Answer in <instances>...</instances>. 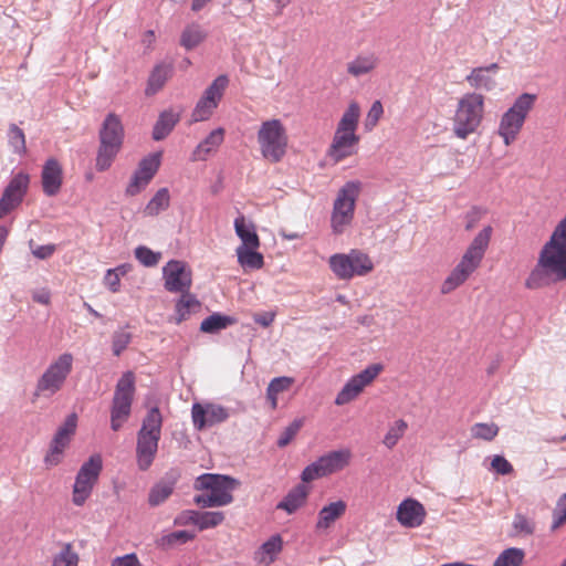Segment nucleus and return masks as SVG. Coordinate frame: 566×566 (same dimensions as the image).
<instances>
[{
    "label": "nucleus",
    "mask_w": 566,
    "mask_h": 566,
    "mask_svg": "<svg viewBox=\"0 0 566 566\" xmlns=\"http://www.w3.org/2000/svg\"><path fill=\"white\" fill-rule=\"evenodd\" d=\"M165 289L174 293H184L192 284V271L188 264L180 260L169 261L163 269Z\"/></svg>",
    "instance_id": "obj_18"
},
{
    "label": "nucleus",
    "mask_w": 566,
    "mask_h": 566,
    "mask_svg": "<svg viewBox=\"0 0 566 566\" xmlns=\"http://www.w3.org/2000/svg\"><path fill=\"white\" fill-rule=\"evenodd\" d=\"M197 518V526L202 531L221 524L224 520V514L222 512H201Z\"/></svg>",
    "instance_id": "obj_46"
},
{
    "label": "nucleus",
    "mask_w": 566,
    "mask_h": 566,
    "mask_svg": "<svg viewBox=\"0 0 566 566\" xmlns=\"http://www.w3.org/2000/svg\"><path fill=\"white\" fill-rule=\"evenodd\" d=\"M130 336L127 333H117L113 337V353L115 356H119L122 352L128 346Z\"/></svg>",
    "instance_id": "obj_53"
},
{
    "label": "nucleus",
    "mask_w": 566,
    "mask_h": 566,
    "mask_svg": "<svg viewBox=\"0 0 566 566\" xmlns=\"http://www.w3.org/2000/svg\"><path fill=\"white\" fill-rule=\"evenodd\" d=\"M328 265L333 274L342 281H349L355 276H366L375 268L371 258L359 249H352L348 253L331 255Z\"/></svg>",
    "instance_id": "obj_9"
},
{
    "label": "nucleus",
    "mask_w": 566,
    "mask_h": 566,
    "mask_svg": "<svg viewBox=\"0 0 566 566\" xmlns=\"http://www.w3.org/2000/svg\"><path fill=\"white\" fill-rule=\"evenodd\" d=\"M424 517L423 505L413 499L403 500L397 509V521L405 527H418L423 523Z\"/></svg>",
    "instance_id": "obj_22"
},
{
    "label": "nucleus",
    "mask_w": 566,
    "mask_h": 566,
    "mask_svg": "<svg viewBox=\"0 0 566 566\" xmlns=\"http://www.w3.org/2000/svg\"><path fill=\"white\" fill-rule=\"evenodd\" d=\"M73 363L74 357L70 353H63L52 360L38 379L33 396L35 398L50 397L60 391L72 371Z\"/></svg>",
    "instance_id": "obj_11"
},
{
    "label": "nucleus",
    "mask_w": 566,
    "mask_h": 566,
    "mask_svg": "<svg viewBox=\"0 0 566 566\" xmlns=\"http://www.w3.org/2000/svg\"><path fill=\"white\" fill-rule=\"evenodd\" d=\"M193 537H195V535L190 534L187 531H177V532L170 533L167 536L163 537V542L168 545H174L178 542L187 543V542L193 539Z\"/></svg>",
    "instance_id": "obj_52"
},
{
    "label": "nucleus",
    "mask_w": 566,
    "mask_h": 566,
    "mask_svg": "<svg viewBox=\"0 0 566 566\" xmlns=\"http://www.w3.org/2000/svg\"><path fill=\"white\" fill-rule=\"evenodd\" d=\"M382 114H384V108H382L381 102L375 101L366 115L365 123H364L365 129L367 132L373 130L377 126Z\"/></svg>",
    "instance_id": "obj_48"
},
{
    "label": "nucleus",
    "mask_w": 566,
    "mask_h": 566,
    "mask_svg": "<svg viewBox=\"0 0 566 566\" xmlns=\"http://www.w3.org/2000/svg\"><path fill=\"white\" fill-rule=\"evenodd\" d=\"M200 308V302L189 291L181 293L180 298L176 303L175 322L180 324L189 318V316Z\"/></svg>",
    "instance_id": "obj_29"
},
{
    "label": "nucleus",
    "mask_w": 566,
    "mask_h": 566,
    "mask_svg": "<svg viewBox=\"0 0 566 566\" xmlns=\"http://www.w3.org/2000/svg\"><path fill=\"white\" fill-rule=\"evenodd\" d=\"M8 237V230L4 227H0V249H2L6 239Z\"/></svg>",
    "instance_id": "obj_62"
},
{
    "label": "nucleus",
    "mask_w": 566,
    "mask_h": 566,
    "mask_svg": "<svg viewBox=\"0 0 566 566\" xmlns=\"http://www.w3.org/2000/svg\"><path fill=\"white\" fill-rule=\"evenodd\" d=\"M212 0H192L191 10L193 12H199L206 6H208Z\"/></svg>",
    "instance_id": "obj_59"
},
{
    "label": "nucleus",
    "mask_w": 566,
    "mask_h": 566,
    "mask_svg": "<svg viewBox=\"0 0 566 566\" xmlns=\"http://www.w3.org/2000/svg\"><path fill=\"white\" fill-rule=\"evenodd\" d=\"M515 535L531 536L535 533L536 523L525 514L516 513L512 523Z\"/></svg>",
    "instance_id": "obj_43"
},
{
    "label": "nucleus",
    "mask_w": 566,
    "mask_h": 566,
    "mask_svg": "<svg viewBox=\"0 0 566 566\" xmlns=\"http://www.w3.org/2000/svg\"><path fill=\"white\" fill-rule=\"evenodd\" d=\"M104 285L113 293L118 292L120 287L119 273L116 270H107L104 276Z\"/></svg>",
    "instance_id": "obj_54"
},
{
    "label": "nucleus",
    "mask_w": 566,
    "mask_h": 566,
    "mask_svg": "<svg viewBox=\"0 0 566 566\" xmlns=\"http://www.w3.org/2000/svg\"><path fill=\"white\" fill-rule=\"evenodd\" d=\"M226 130L221 127L213 129L197 145L191 154L192 161H205L212 154H216L224 140Z\"/></svg>",
    "instance_id": "obj_23"
},
{
    "label": "nucleus",
    "mask_w": 566,
    "mask_h": 566,
    "mask_svg": "<svg viewBox=\"0 0 566 566\" xmlns=\"http://www.w3.org/2000/svg\"><path fill=\"white\" fill-rule=\"evenodd\" d=\"M302 424L303 423L301 420H295L287 428H285L277 440V446L281 448L286 447L300 431Z\"/></svg>",
    "instance_id": "obj_50"
},
{
    "label": "nucleus",
    "mask_w": 566,
    "mask_h": 566,
    "mask_svg": "<svg viewBox=\"0 0 566 566\" xmlns=\"http://www.w3.org/2000/svg\"><path fill=\"white\" fill-rule=\"evenodd\" d=\"M103 470V460L99 454H93L77 471L72 488V503L75 506H83L92 496L93 490L98 482Z\"/></svg>",
    "instance_id": "obj_13"
},
{
    "label": "nucleus",
    "mask_w": 566,
    "mask_h": 566,
    "mask_svg": "<svg viewBox=\"0 0 566 566\" xmlns=\"http://www.w3.org/2000/svg\"><path fill=\"white\" fill-rule=\"evenodd\" d=\"M229 84L227 75H219L205 90L191 113V123L208 120L217 109Z\"/></svg>",
    "instance_id": "obj_15"
},
{
    "label": "nucleus",
    "mask_w": 566,
    "mask_h": 566,
    "mask_svg": "<svg viewBox=\"0 0 566 566\" xmlns=\"http://www.w3.org/2000/svg\"><path fill=\"white\" fill-rule=\"evenodd\" d=\"M352 452L348 449L328 452L315 462L308 464L302 472L304 483L312 482L344 470L350 462Z\"/></svg>",
    "instance_id": "obj_14"
},
{
    "label": "nucleus",
    "mask_w": 566,
    "mask_h": 566,
    "mask_svg": "<svg viewBox=\"0 0 566 566\" xmlns=\"http://www.w3.org/2000/svg\"><path fill=\"white\" fill-rule=\"evenodd\" d=\"M359 192L358 181L346 182L337 192L331 217V227L335 234L343 233L352 223Z\"/></svg>",
    "instance_id": "obj_12"
},
{
    "label": "nucleus",
    "mask_w": 566,
    "mask_h": 566,
    "mask_svg": "<svg viewBox=\"0 0 566 566\" xmlns=\"http://www.w3.org/2000/svg\"><path fill=\"white\" fill-rule=\"evenodd\" d=\"M188 521L191 522L192 524L197 525V517L198 515L201 514V512H196V511H189L188 513Z\"/></svg>",
    "instance_id": "obj_61"
},
{
    "label": "nucleus",
    "mask_w": 566,
    "mask_h": 566,
    "mask_svg": "<svg viewBox=\"0 0 566 566\" xmlns=\"http://www.w3.org/2000/svg\"><path fill=\"white\" fill-rule=\"evenodd\" d=\"M294 384L292 377H276L273 378L266 388V399L269 400L272 410L277 408V397L281 392L289 390Z\"/></svg>",
    "instance_id": "obj_35"
},
{
    "label": "nucleus",
    "mask_w": 566,
    "mask_h": 566,
    "mask_svg": "<svg viewBox=\"0 0 566 566\" xmlns=\"http://www.w3.org/2000/svg\"><path fill=\"white\" fill-rule=\"evenodd\" d=\"M29 181L30 179L27 174L19 172L13 176L0 199V218L9 214L22 202L29 187Z\"/></svg>",
    "instance_id": "obj_20"
},
{
    "label": "nucleus",
    "mask_w": 566,
    "mask_h": 566,
    "mask_svg": "<svg viewBox=\"0 0 566 566\" xmlns=\"http://www.w3.org/2000/svg\"><path fill=\"white\" fill-rule=\"evenodd\" d=\"M51 295L48 291H39L33 294V301L40 304H50Z\"/></svg>",
    "instance_id": "obj_58"
},
{
    "label": "nucleus",
    "mask_w": 566,
    "mask_h": 566,
    "mask_svg": "<svg viewBox=\"0 0 566 566\" xmlns=\"http://www.w3.org/2000/svg\"><path fill=\"white\" fill-rule=\"evenodd\" d=\"M525 559V552L518 547L504 549L494 560L493 566H522Z\"/></svg>",
    "instance_id": "obj_39"
},
{
    "label": "nucleus",
    "mask_w": 566,
    "mask_h": 566,
    "mask_svg": "<svg viewBox=\"0 0 566 566\" xmlns=\"http://www.w3.org/2000/svg\"><path fill=\"white\" fill-rule=\"evenodd\" d=\"M499 69L497 63H492L489 66L474 67L470 74L467 75L465 81L472 88L491 91L495 86L492 74H496Z\"/></svg>",
    "instance_id": "obj_24"
},
{
    "label": "nucleus",
    "mask_w": 566,
    "mask_h": 566,
    "mask_svg": "<svg viewBox=\"0 0 566 566\" xmlns=\"http://www.w3.org/2000/svg\"><path fill=\"white\" fill-rule=\"evenodd\" d=\"M382 369V365L373 364L367 366L359 374L349 378L342 390L337 394L335 405L344 406L355 400L367 386L373 384Z\"/></svg>",
    "instance_id": "obj_16"
},
{
    "label": "nucleus",
    "mask_w": 566,
    "mask_h": 566,
    "mask_svg": "<svg viewBox=\"0 0 566 566\" xmlns=\"http://www.w3.org/2000/svg\"><path fill=\"white\" fill-rule=\"evenodd\" d=\"M499 426L491 422H478L471 427V434L474 439L492 441L499 434Z\"/></svg>",
    "instance_id": "obj_44"
},
{
    "label": "nucleus",
    "mask_w": 566,
    "mask_h": 566,
    "mask_svg": "<svg viewBox=\"0 0 566 566\" xmlns=\"http://www.w3.org/2000/svg\"><path fill=\"white\" fill-rule=\"evenodd\" d=\"M491 468L496 473L506 475L513 472L512 464L502 455H494L491 461Z\"/></svg>",
    "instance_id": "obj_51"
},
{
    "label": "nucleus",
    "mask_w": 566,
    "mask_h": 566,
    "mask_svg": "<svg viewBox=\"0 0 566 566\" xmlns=\"http://www.w3.org/2000/svg\"><path fill=\"white\" fill-rule=\"evenodd\" d=\"M54 251H55L54 244H46V245L36 247L32 251V253L35 258L44 260V259L50 258L54 253Z\"/></svg>",
    "instance_id": "obj_56"
},
{
    "label": "nucleus",
    "mask_w": 566,
    "mask_h": 566,
    "mask_svg": "<svg viewBox=\"0 0 566 566\" xmlns=\"http://www.w3.org/2000/svg\"><path fill=\"white\" fill-rule=\"evenodd\" d=\"M111 566H142L136 554H127L122 557H117L113 560Z\"/></svg>",
    "instance_id": "obj_55"
},
{
    "label": "nucleus",
    "mask_w": 566,
    "mask_h": 566,
    "mask_svg": "<svg viewBox=\"0 0 566 566\" xmlns=\"http://www.w3.org/2000/svg\"><path fill=\"white\" fill-rule=\"evenodd\" d=\"M114 270H116V272H118V273H119V277H120L122 275H125V274H126V272H127V271H126V266H125V265L117 266V268H115Z\"/></svg>",
    "instance_id": "obj_63"
},
{
    "label": "nucleus",
    "mask_w": 566,
    "mask_h": 566,
    "mask_svg": "<svg viewBox=\"0 0 566 566\" xmlns=\"http://www.w3.org/2000/svg\"><path fill=\"white\" fill-rule=\"evenodd\" d=\"M291 0H276V6L281 9L284 8L286 4H289Z\"/></svg>",
    "instance_id": "obj_64"
},
{
    "label": "nucleus",
    "mask_w": 566,
    "mask_h": 566,
    "mask_svg": "<svg viewBox=\"0 0 566 566\" xmlns=\"http://www.w3.org/2000/svg\"><path fill=\"white\" fill-rule=\"evenodd\" d=\"M76 426L77 416L75 413H71L66 417L63 424L57 429L50 443L49 451L44 457V463L48 468L56 467L62 462L64 451L70 446L72 437L75 433Z\"/></svg>",
    "instance_id": "obj_17"
},
{
    "label": "nucleus",
    "mask_w": 566,
    "mask_h": 566,
    "mask_svg": "<svg viewBox=\"0 0 566 566\" xmlns=\"http://www.w3.org/2000/svg\"><path fill=\"white\" fill-rule=\"evenodd\" d=\"M256 142L262 157L271 163H280L286 155L289 135L281 119L263 120L256 132Z\"/></svg>",
    "instance_id": "obj_5"
},
{
    "label": "nucleus",
    "mask_w": 566,
    "mask_h": 566,
    "mask_svg": "<svg viewBox=\"0 0 566 566\" xmlns=\"http://www.w3.org/2000/svg\"><path fill=\"white\" fill-rule=\"evenodd\" d=\"M493 228L484 227L465 249L458 264L452 269L440 286L443 295L450 294L463 285L469 277L480 268L489 248Z\"/></svg>",
    "instance_id": "obj_1"
},
{
    "label": "nucleus",
    "mask_w": 566,
    "mask_h": 566,
    "mask_svg": "<svg viewBox=\"0 0 566 566\" xmlns=\"http://www.w3.org/2000/svg\"><path fill=\"white\" fill-rule=\"evenodd\" d=\"M207 38V32L198 23L188 24L180 35V44L186 50H192L200 45Z\"/></svg>",
    "instance_id": "obj_31"
},
{
    "label": "nucleus",
    "mask_w": 566,
    "mask_h": 566,
    "mask_svg": "<svg viewBox=\"0 0 566 566\" xmlns=\"http://www.w3.org/2000/svg\"><path fill=\"white\" fill-rule=\"evenodd\" d=\"M135 396V375L126 371L118 379L111 406V428L118 431L129 419Z\"/></svg>",
    "instance_id": "obj_10"
},
{
    "label": "nucleus",
    "mask_w": 566,
    "mask_h": 566,
    "mask_svg": "<svg viewBox=\"0 0 566 566\" xmlns=\"http://www.w3.org/2000/svg\"><path fill=\"white\" fill-rule=\"evenodd\" d=\"M566 523V493L560 496L553 511L552 530L555 531Z\"/></svg>",
    "instance_id": "obj_49"
},
{
    "label": "nucleus",
    "mask_w": 566,
    "mask_h": 566,
    "mask_svg": "<svg viewBox=\"0 0 566 566\" xmlns=\"http://www.w3.org/2000/svg\"><path fill=\"white\" fill-rule=\"evenodd\" d=\"M347 510V504L343 500H338L335 502H332L327 505H324L317 515L316 521V530L317 531H325L331 528L334 523L339 520Z\"/></svg>",
    "instance_id": "obj_26"
},
{
    "label": "nucleus",
    "mask_w": 566,
    "mask_h": 566,
    "mask_svg": "<svg viewBox=\"0 0 566 566\" xmlns=\"http://www.w3.org/2000/svg\"><path fill=\"white\" fill-rule=\"evenodd\" d=\"M360 118V107L357 102H350L343 113L328 147L327 156L339 163L356 154L360 137L357 135Z\"/></svg>",
    "instance_id": "obj_2"
},
{
    "label": "nucleus",
    "mask_w": 566,
    "mask_h": 566,
    "mask_svg": "<svg viewBox=\"0 0 566 566\" xmlns=\"http://www.w3.org/2000/svg\"><path fill=\"white\" fill-rule=\"evenodd\" d=\"M238 484L237 480L227 475L202 474L196 479L193 486L203 493L195 496V503L201 507L228 505L233 501L232 492Z\"/></svg>",
    "instance_id": "obj_4"
},
{
    "label": "nucleus",
    "mask_w": 566,
    "mask_h": 566,
    "mask_svg": "<svg viewBox=\"0 0 566 566\" xmlns=\"http://www.w3.org/2000/svg\"><path fill=\"white\" fill-rule=\"evenodd\" d=\"M170 205V195L167 188H160L149 200L144 209V214L148 217L158 216L161 211L168 209Z\"/></svg>",
    "instance_id": "obj_37"
},
{
    "label": "nucleus",
    "mask_w": 566,
    "mask_h": 566,
    "mask_svg": "<svg viewBox=\"0 0 566 566\" xmlns=\"http://www.w3.org/2000/svg\"><path fill=\"white\" fill-rule=\"evenodd\" d=\"M468 222L465 224V229L467 230H471L474 228L475 223L479 221V213L478 212H472L470 214H468Z\"/></svg>",
    "instance_id": "obj_60"
},
{
    "label": "nucleus",
    "mask_w": 566,
    "mask_h": 566,
    "mask_svg": "<svg viewBox=\"0 0 566 566\" xmlns=\"http://www.w3.org/2000/svg\"><path fill=\"white\" fill-rule=\"evenodd\" d=\"M535 101L536 95L523 93L501 116L497 127V135L503 139L505 146L512 145L517 139L528 114L534 108Z\"/></svg>",
    "instance_id": "obj_8"
},
{
    "label": "nucleus",
    "mask_w": 566,
    "mask_h": 566,
    "mask_svg": "<svg viewBox=\"0 0 566 566\" xmlns=\"http://www.w3.org/2000/svg\"><path fill=\"white\" fill-rule=\"evenodd\" d=\"M234 230L241 244L238 248H260V238L256 233L255 226L245 219L244 216H239L234 219Z\"/></svg>",
    "instance_id": "obj_27"
},
{
    "label": "nucleus",
    "mask_w": 566,
    "mask_h": 566,
    "mask_svg": "<svg viewBox=\"0 0 566 566\" xmlns=\"http://www.w3.org/2000/svg\"><path fill=\"white\" fill-rule=\"evenodd\" d=\"M163 417L157 407L151 408L143 420L137 434V464L143 471L147 470L157 453L161 433Z\"/></svg>",
    "instance_id": "obj_6"
},
{
    "label": "nucleus",
    "mask_w": 566,
    "mask_h": 566,
    "mask_svg": "<svg viewBox=\"0 0 566 566\" xmlns=\"http://www.w3.org/2000/svg\"><path fill=\"white\" fill-rule=\"evenodd\" d=\"M378 65V59L374 54L358 55L347 64L348 74L359 77L373 72Z\"/></svg>",
    "instance_id": "obj_33"
},
{
    "label": "nucleus",
    "mask_w": 566,
    "mask_h": 566,
    "mask_svg": "<svg viewBox=\"0 0 566 566\" xmlns=\"http://www.w3.org/2000/svg\"><path fill=\"white\" fill-rule=\"evenodd\" d=\"M171 72H172V69L170 65H157L153 70V72L148 78L146 94L154 95L158 91H160L164 87L167 80L171 76Z\"/></svg>",
    "instance_id": "obj_36"
},
{
    "label": "nucleus",
    "mask_w": 566,
    "mask_h": 566,
    "mask_svg": "<svg viewBox=\"0 0 566 566\" xmlns=\"http://www.w3.org/2000/svg\"><path fill=\"white\" fill-rule=\"evenodd\" d=\"M80 556L71 543L62 544L61 551L52 558V566H78Z\"/></svg>",
    "instance_id": "obj_38"
},
{
    "label": "nucleus",
    "mask_w": 566,
    "mask_h": 566,
    "mask_svg": "<svg viewBox=\"0 0 566 566\" xmlns=\"http://www.w3.org/2000/svg\"><path fill=\"white\" fill-rule=\"evenodd\" d=\"M308 493L310 490L307 486L298 484L287 493V495L276 505V509L292 514L305 504Z\"/></svg>",
    "instance_id": "obj_28"
},
{
    "label": "nucleus",
    "mask_w": 566,
    "mask_h": 566,
    "mask_svg": "<svg viewBox=\"0 0 566 566\" xmlns=\"http://www.w3.org/2000/svg\"><path fill=\"white\" fill-rule=\"evenodd\" d=\"M235 253L238 262L244 271L260 270L264 265V258L258 252V249L237 248Z\"/></svg>",
    "instance_id": "obj_30"
},
{
    "label": "nucleus",
    "mask_w": 566,
    "mask_h": 566,
    "mask_svg": "<svg viewBox=\"0 0 566 566\" xmlns=\"http://www.w3.org/2000/svg\"><path fill=\"white\" fill-rule=\"evenodd\" d=\"M161 154L154 153L143 158L134 172L127 188L126 195L136 196L147 187L160 166Z\"/></svg>",
    "instance_id": "obj_19"
},
{
    "label": "nucleus",
    "mask_w": 566,
    "mask_h": 566,
    "mask_svg": "<svg viewBox=\"0 0 566 566\" xmlns=\"http://www.w3.org/2000/svg\"><path fill=\"white\" fill-rule=\"evenodd\" d=\"M408 429V423L403 419L396 420L387 430L382 443L386 448L392 449L397 446L399 440L405 436Z\"/></svg>",
    "instance_id": "obj_40"
},
{
    "label": "nucleus",
    "mask_w": 566,
    "mask_h": 566,
    "mask_svg": "<svg viewBox=\"0 0 566 566\" xmlns=\"http://www.w3.org/2000/svg\"><path fill=\"white\" fill-rule=\"evenodd\" d=\"M8 140L15 154L24 155L27 153L25 135L15 124H11L9 127Z\"/></svg>",
    "instance_id": "obj_45"
},
{
    "label": "nucleus",
    "mask_w": 566,
    "mask_h": 566,
    "mask_svg": "<svg viewBox=\"0 0 566 566\" xmlns=\"http://www.w3.org/2000/svg\"><path fill=\"white\" fill-rule=\"evenodd\" d=\"M274 317H275L274 313H263V314L255 315L254 321H255V323L260 324L261 326L268 327L273 323Z\"/></svg>",
    "instance_id": "obj_57"
},
{
    "label": "nucleus",
    "mask_w": 566,
    "mask_h": 566,
    "mask_svg": "<svg viewBox=\"0 0 566 566\" xmlns=\"http://www.w3.org/2000/svg\"><path fill=\"white\" fill-rule=\"evenodd\" d=\"M485 98L482 94L470 92L463 94L457 103L452 120L453 135L465 140L475 134L484 118Z\"/></svg>",
    "instance_id": "obj_3"
},
{
    "label": "nucleus",
    "mask_w": 566,
    "mask_h": 566,
    "mask_svg": "<svg viewBox=\"0 0 566 566\" xmlns=\"http://www.w3.org/2000/svg\"><path fill=\"white\" fill-rule=\"evenodd\" d=\"M62 167L54 158L49 159L42 170V187L48 196H55L62 186Z\"/></svg>",
    "instance_id": "obj_25"
},
{
    "label": "nucleus",
    "mask_w": 566,
    "mask_h": 566,
    "mask_svg": "<svg viewBox=\"0 0 566 566\" xmlns=\"http://www.w3.org/2000/svg\"><path fill=\"white\" fill-rule=\"evenodd\" d=\"M229 417L227 409L222 406L214 403H193L191 408V418L193 427L197 430H203L206 427L226 421Z\"/></svg>",
    "instance_id": "obj_21"
},
{
    "label": "nucleus",
    "mask_w": 566,
    "mask_h": 566,
    "mask_svg": "<svg viewBox=\"0 0 566 566\" xmlns=\"http://www.w3.org/2000/svg\"><path fill=\"white\" fill-rule=\"evenodd\" d=\"M136 259L145 266H155L161 259V253L154 252L147 247L140 245L135 249Z\"/></svg>",
    "instance_id": "obj_47"
},
{
    "label": "nucleus",
    "mask_w": 566,
    "mask_h": 566,
    "mask_svg": "<svg viewBox=\"0 0 566 566\" xmlns=\"http://www.w3.org/2000/svg\"><path fill=\"white\" fill-rule=\"evenodd\" d=\"M179 122V115L172 111H165L159 115L153 129V138L161 140L166 138Z\"/></svg>",
    "instance_id": "obj_32"
},
{
    "label": "nucleus",
    "mask_w": 566,
    "mask_h": 566,
    "mask_svg": "<svg viewBox=\"0 0 566 566\" xmlns=\"http://www.w3.org/2000/svg\"><path fill=\"white\" fill-rule=\"evenodd\" d=\"M124 140V127L120 118L109 113L99 130V147L96 157V169L105 171L119 153Z\"/></svg>",
    "instance_id": "obj_7"
},
{
    "label": "nucleus",
    "mask_w": 566,
    "mask_h": 566,
    "mask_svg": "<svg viewBox=\"0 0 566 566\" xmlns=\"http://www.w3.org/2000/svg\"><path fill=\"white\" fill-rule=\"evenodd\" d=\"M174 491V483L159 482L155 484L148 495L150 506H157L165 502Z\"/></svg>",
    "instance_id": "obj_42"
},
{
    "label": "nucleus",
    "mask_w": 566,
    "mask_h": 566,
    "mask_svg": "<svg viewBox=\"0 0 566 566\" xmlns=\"http://www.w3.org/2000/svg\"><path fill=\"white\" fill-rule=\"evenodd\" d=\"M282 548H283L282 537L277 534L271 536L260 547V551L258 553L260 563L265 564V565L272 564L275 560L276 556L282 552Z\"/></svg>",
    "instance_id": "obj_34"
},
{
    "label": "nucleus",
    "mask_w": 566,
    "mask_h": 566,
    "mask_svg": "<svg viewBox=\"0 0 566 566\" xmlns=\"http://www.w3.org/2000/svg\"><path fill=\"white\" fill-rule=\"evenodd\" d=\"M233 319L229 316L212 314L201 322L200 331L203 333H216L231 325Z\"/></svg>",
    "instance_id": "obj_41"
}]
</instances>
